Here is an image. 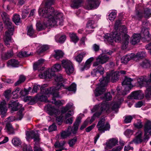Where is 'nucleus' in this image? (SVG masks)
Returning a JSON list of instances; mask_svg holds the SVG:
<instances>
[{"instance_id": "obj_1", "label": "nucleus", "mask_w": 151, "mask_h": 151, "mask_svg": "<svg viewBox=\"0 0 151 151\" xmlns=\"http://www.w3.org/2000/svg\"><path fill=\"white\" fill-rule=\"evenodd\" d=\"M38 12L41 16L45 18L47 22H44L43 24L37 23L36 27L39 31L48 27H53L58 25H63V14L61 13L55 12L53 7L46 6L40 8Z\"/></svg>"}, {"instance_id": "obj_2", "label": "nucleus", "mask_w": 151, "mask_h": 151, "mask_svg": "<svg viewBox=\"0 0 151 151\" xmlns=\"http://www.w3.org/2000/svg\"><path fill=\"white\" fill-rule=\"evenodd\" d=\"M1 16L5 26L8 29V31L5 32L3 39L5 45L8 47L10 43L11 42V36L13 35L14 27L6 13L2 12Z\"/></svg>"}, {"instance_id": "obj_3", "label": "nucleus", "mask_w": 151, "mask_h": 151, "mask_svg": "<svg viewBox=\"0 0 151 151\" xmlns=\"http://www.w3.org/2000/svg\"><path fill=\"white\" fill-rule=\"evenodd\" d=\"M121 23V20H116L114 25L115 31H118L119 33L122 35V47L123 49H126L128 45L129 41V36L127 34V29L125 26H120L118 27Z\"/></svg>"}, {"instance_id": "obj_4", "label": "nucleus", "mask_w": 151, "mask_h": 151, "mask_svg": "<svg viewBox=\"0 0 151 151\" xmlns=\"http://www.w3.org/2000/svg\"><path fill=\"white\" fill-rule=\"evenodd\" d=\"M56 84V86L55 88L52 87L49 88H47L46 87L47 85L44 84L41 86V89L43 93L45 94H50L52 95L54 97H60L59 92L58 91L64 89H66V87L63 84V83L61 82L60 83H54Z\"/></svg>"}, {"instance_id": "obj_5", "label": "nucleus", "mask_w": 151, "mask_h": 151, "mask_svg": "<svg viewBox=\"0 0 151 151\" xmlns=\"http://www.w3.org/2000/svg\"><path fill=\"white\" fill-rule=\"evenodd\" d=\"M138 84L140 86H145L147 89L145 92V97L150 98L151 96V72L150 78L147 79L146 76H141L137 79Z\"/></svg>"}, {"instance_id": "obj_6", "label": "nucleus", "mask_w": 151, "mask_h": 151, "mask_svg": "<svg viewBox=\"0 0 151 151\" xmlns=\"http://www.w3.org/2000/svg\"><path fill=\"white\" fill-rule=\"evenodd\" d=\"M110 80V77L107 75L102 79L99 80L100 85L95 90L94 93L96 96H98L103 94L106 91L105 86Z\"/></svg>"}, {"instance_id": "obj_7", "label": "nucleus", "mask_w": 151, "mask_h": 151, "mask_svg": "<svg viewBox=\"0 0 151 151\" xmlns=\"http://www.w3.org/2000/svg\"><path fill=\"white\" fill-rule=\"evenodd\" d=\"M121 37H122V35L119 33L118 31H114L112 34H107L104 36L105 38L110 42H113L114 40L116 42H120L121 40ZM123 42L122 40V43Z\"/></svg>"}, {"instance_id": "obj_8", "label": "nucleus", "mask_w": 151, "mask_h": 151, "mask_svg": "<svg viewBox=\"0 0 151 151\" xmlns=\"http://www.w3.org/2000/svg\"><path fill=\"white\" fill-rule=\"evenodd\" d=\"M105 117L100 119L96 126L98 131L101 133L104 132L105 131L109 130L110 128V125L108 123L105 124Z\"/></svg>"}, {"instance_id": "obj_9", "label": "nucleus", "mask_w": 151, "mask_h": 151, "mask_svg": "<svg viewBox=\"0 0 151 151\" xmlns=\"http://www.w3.org/2000/svg\"><path fill=\"white\" fill-rule=\"evenodd\" d=\"M62 65L67 74L70 75L73 72L74 68L73 64L70 60H63L62 61Z\"/></svg>"}, {"instance_id": "obj_10", "label": "nucleus", "mask_w": 151, "mask_h": 151, "mask_svg": "<svg viewBox=\"0 0 151 151\" xmlns=\"http://www.w3.org/2000/svg\"><path fill=\"white\" fill-rule=\"evenodd\" d=\"M133 81V80L130 78L127 77H125L124 81L122 83V84L123 86L125 85L124 87V89L121 93V94L119 93V95L122 94L124 95L127 94L133 87L131 83V82Z\"/></svg>"}, {"instance_id": "obj_11", "label": "nucleus", "mask_w": 151, "mask_h": 151, "mask_svg": "<svg viewBox=\"0 0 151 151\" xmlns=\"http://www.w3.org/2000/svg\"><path fill=\"white\" fill-rule=\"evenodd\" d=\"M144 134L143 140L147 141L151 136V122L147 121L144 126Z\"/></svg>"}, {"instance_id": "obj_12", "label": "nucleus", "mask_w": 151, "mask_h": 151, "mask_svg": "<svg viewBox=\"0 0 151 151\" xmlns=\"http://www.w3.org/2000/svg\"><path fill=\"white\" fill-rule=\"evenodd\" d=\"M109 108V106L107 102L104 101L100 105H96L94 106L92 111L93 112L97 111L98 113H100L101 115L104 111L108 110Z\"/></svg>"}, {"instance_id": "obj_13", "label": "nucleus", "mask_w": 151, "mask_h": 151, "mask_svg": "<svg viewBox=\"0 0 151 151\" xmlns=\"http://www.w3.org/2000/svg\"><path fill=\"white\" fill-rule=\"evenodd\" d=\"M109 59L107 55H100L96 58V61L93 64L94 67H96L100 64H104L106 63Z\"/></svg>"}, {"instance_id": "obj_14", "label": "nucleus", "mask_w": 151, "mask_h": 151, "mask_svg": "<svg viewBox=\"0 0 151 151\" xmlns=\"http://www.w3.org/2000/svg\"><path fill=\"white\" fill-rule=\"evenodd\" d=\"M99 3L97 0H88V2L85 6L86 9L88 10L97 7Z\"/></svg>"}, {"instance_id": "obj_15", "label": "nucleus", "mask_w": 151, "mask_h": 151, "mask_svg": "<svg viewBox=\"0 0 151 151\" xmlns=\"http://www.w3.org/2000/svg\"><path fill=\"white\" fill-rule=\"evenodd\" d=\"M22 106V105L17 101H11L8 104V107L11 111H16L20 109Z\"/></svg>"}, {"instance_id": "obj_16", "label": "nucleus", "mask_w": 151, "mask_h": 151, "mask_svg": "<svg viewBox=\"0 0 151 151\" xmlns=\"http://www.w3.org/2000/svg\"><path fill=\"white\" fill-rule=\"evenodd\" d=\"M45 108H46L48 113L50 115H54L56 116L60 113L58 109H55L54 106L50 104H47Z\"/></svg>"}, {"instance_id": "obj_17", "label": "nucleus", "mask_w": 151, "mask_h": 151, "mask_svg": "<svg viewBox=\"0 0 151 151\" xmlns=\"http://www.w3.org/2000/svg\"><path fill=\"white\" fill-rule=\"evenodd\" d=\"M143 97V94L141 91H135L132 92L128 98L136 99H141Z\"/></svg>"}, {"instance_id": "obj_18", "label": "nucleus", "mask_w": 151, "mask_h": 151, "mask_svg": "<svg viewBox=\"0 0 151 151\" xmlns=\"http://www.w3.org/2000/svg\"><path fill=\"white\" fill-rule=\"evenodd\" d=\"M54 73L51 69L49 68L45 71L43 73H41L39 74V76L40 78L47 79L51 78L53 76Z\"/></svg>"}, {"instance_id": "obj_19", "label": "nucleus", "mask_w": 151, "mask_h": 151, "mask_svg": "<svg viewBox=\"0 0 151 151\" xmlns=\"http://www.w3.org/2000/svg\"><path fill=\"white\" fill-rule=\"evenodd\" d=\"M140 35L142 37L145 38L148 41L151 38V35L149 33L148 29L147 28H143L142 29Z\"/></svg>"}, {"instance_id": "obj_20", "label": "nucleus", "mask_w": 151, "mask_h": 151, "mask_svg": "<svg viewBox=\"0 0 151 151\" xmlns=\"http://www.w3.org/2000/svg\"><path fill=\"white\" fill-rule=\"evenodd\" d=\"M96 69H94L91 72V75L94 77L99 73L101 75H103L104 73V69L101 65H98Z\"/></svg>"}, {"instance_id": "obj_21", "label": "nucleus", "mask_w": 151, "mask_h": 151, "mask_svg": "<svg viewBox=\"0 0 151 151\" xmlns=\"http://www.w3.org/2000/svg\"><path fill=\"white\" fill-rule=\"evenodd\" d=\"M7 111V108L6 101L3 100L0 102V114L2 115L1 117H4Z\"/></svg>"}, {"instance_id": "obj_22", "label": "nucleus", "mask_w": 151, "mask_h": 151, "mask_svg": "<svg viewBox=\"0 0 151 151\" xmlns=\"http://www.w3.org/2000/svg\"><path fill=\"white\" fill-rule=\"evenodd\" d=\"M5 129L6 132L8 134H15V129L10 122H6Z\"/></svg>"}, {"instance_id": "obj_23", "label": "nucleus", "mask_w": 151, "mask_h": 151, "mask_svg": "<svg viewBox=\"0 0 151 151\" xmlns=\"http://www.w3.org/2000/svg\"><path fill=\"white\" fill-rule=\"evenodd\" d=\"M81 117L80 116H79L77 118L73 125V128L72 129L71 128V129L70 130L71 133V132H72L74 134L76 133L78 128V126L81 122Z\"/></svg>"}, {"instance_id": "obj_24", "label": "nucleus", "mask_w": 151, "mask_h": 151, "mask_svg": "<svg viewBox=\"0 0 151 151\" xmlns=\"http://www.w3.org/2000/svg\"><path fill=\"white\" fill-rule=\"evenodd\" d=\"M137 136L132 141V142L135 144H138L142 142L143 141L142 137V132L141 131H139L137 132Z\"/></svg>"}, {"instance_id": "obj_25", "label": "nucleus", "mask_w": 151, "mask_h": 151, "mask_svg": "<svg viewBox=\"0 0 151 151\" xmlns=\"http://www.w3.org/2000/svg\"><path fill=\"white\" fill-rule=\"evenodd\" d=\"M14 55L13 50H12L7 51L4 54L1 55L2 59L4 60H6L12 58Z\"/></svg>"}, {"instance_id": "obj_26", "label": "nucleus", "mask_w": 151, "mask_h": 151, "mask_svg": "<svg viewBox=\"0 0 151 151\" xmlns=\"http://www.w3.org/2000/svg\"><path fill=\"white\" fill-rule=\"evenodd\" d=\"M71 127L69 126L66 130L63 131L60 134V137L62 139H65L68 137L71 134L70 129Z\"/></svg>"}, {"instance_id": "obj_27", "label": "nucleus", "mask_w": 151, "mask_h": 151, "mask_svg": "<svg viewBox=\"0 0 151 151\" xmlns=\"http://www.w3.org/2000/svg\"><path fill=\"white\" fill-rule=\"evenodd\" d=\"M134 54L133 53L123 56L121 58L122 62L124 63H127L131 59L134 58Z\"/></svg>"}, {"instance_id": "obj_28", "label": "nucleus", "mask_w": 151, "mask_h": 151, "mask_svg": "<svg viewBox=\"0 0 151 151\" xmlns=\"http://www.w3.org/2000/svg\"><path fill=\"white\" fill-rule=\"evenodd\" d=\"M118 140L115 138H112L109 139L108 142L106 143L107 147L111 148L115 146L118 143Z\"/></svg>"}, {"instance_id": "obj_29", "label": "nucleus", "mask_w": 151, "mask_h": 151, "mask_svg": "<svg viewBox=\"0 0 151 151\" xmlns=\"http://www.w3.org/2000/svg\"><path fill=\"white\" fill-rule=\"evenodd\" d=\"M140 36L139 34L134 35L131 40V43L132 45H135L140 41Z\"/></svg>"}, {"instance_id": "obj_30", "label": "nucleus", "mask_w": 151, "mask_h": 151, "mask_svg": "<svg viewBox=\"0 0 151 151\" xmlns=\"http://www.w3.org/2000/svg\"><path fill=\"white\" fill-rule=\"evenodd\" d=\"M32 134V139H33L34 141L36 142V143L38 142L40 140L39 134L38 133V131H32L31 133Z\"/></svg>"}, {"instance_id": "obj_31", "label": "nucleus", "mask_w": 151, "mask_h": 151, "mask_svg": "<svg viewBox=\"0 0 151 151\" xmlns=\"http://www.w3.org/2000/svg\"><path fill=\"white\" fill-rule=\"evenodd\" d=\"M139 65L143 68H147L150 67V63L149 60L145 59L143 60Z\"/></svg>"}, {"instance_id": "obj_32", "label": "nucleus", "mask_w": 151, "mask_h": 151, "mask_svg": "<svg viewBox=\"0 0 151 151\" xmlns=\"http://www.w3.org/2000/svg\"><path fill=\"white\" fill-rule=\"evenodd\" d=\"M19 62L14 59H12L9 60L7 63V64L8 65H11L13 67H16L18 66Z\"/></svg>"}, {"instance_id": "obj_33", "label": "nucleus", "mask_w": 151, "mask_h": 151, "mask_svg": "<svg viewBox=\"0 0 151 151\" xmlns=\"http://www.w3.org/2000/svg\"><path fill=\"white\" fill-rule=\"evenodd\" d=\"M66 36L65 35L60 36V35H57L55 36V39L56 42L63 43L66 39Z\"/></svg>"}, {"instance_id": "obj_34", "label": "nucleus", "mask_w": 151, "mask_h": 151, "mask_svg": "<svg viewBox=\"0 0 151 151\" xmlns=\"http://www.w3.org/2000/svg\"><path fill=\"white\" fill-rule=\"evenodd\" d=\"M52 101L51 102L55 105L60 106L63 105L65 103V101L64 100L56 101L55 99L56 97H54L52 95Z\"/></svg>"}, {"instance_id": "obj_35", "label": "nucleus", "mask_w": 151, "mask_h": 151, "mask_svg": "<svg viewBox=\"0 0 151 151\" xmlns=\"http://www.w3.org/2000/svg\"><path fill=\"white\" fill-rule=\"evenodd\" d=\"M93 57H91L87 60L84 67L81 68L82 71H83L85 69H88L90 66L91 63L93 60Z\"/></svg>"}, {"instance_id": "obj_36", "label": "nucleus", "mask_w": 151, "mask_h": 151, "mask_svg": "<svg viewBox=\"0 0 151 151\" xmlns=\"http://www.w3.org/2000/svg\"><path fill=\"white\" fill-rule=\"evenodd\" d=\"M55 54L54 56L55 58L57 59H59L62 58L64 55L63 52L61 50H58L55 51Z\"/></svg>"}, {"instance_id": "obj_37", "label": "nucleus", "mask_w": 151, "mask_h": 151, "mask_svg": "<svg viewBox=\"0 0 151 151\" xmlns=\"http://www.w3.org/2000/svg\"><path fill=\"white\" fill-rule=\"evenodd\" d=\"M54 80L55 82L54 83H60L61 82H64V79L61 75H56L55 76Z\"/></svg>"}, {"instance_id": "obj_38", "label": "nucleus", "mask_w": 151, "mask_h": 151, "mask_svg": "<svg viewBox=\"0 0 151 151\" xmlns=\"http://www.w3.org/2000/svg\"><path fill=\"white\" fill-rule=\"evenodd\" d=\"M69 35L71 40L75 43H76L78 41L79 39L76 34L70 33L69 34Z\"/></svg>"}, {"instance_id": "obj_39", "label": "nucleus", "mask_w": 151, "mask_h": 151, "mask_svg": "<svg viewBox=\"0 0 151 151\" xmlns=\"http://www.w3.org/2000/svg\"><path fill=\"white\" fill-rule=\"evenodd\" d=\"M44 60L40 59L37 62L34 63L33 65V68L35 70H37L40 67L41 65L44 62Z\"/></svg>"}, {"instance_id": "obj_40", "label": "nucleus", "mask_w": 151, "mask_h": 151, "mask_svg": "<svg viewBox=\"0 0 151 151\" xmlns=\"http://www.w3.org/2000/svg\"><path fill=\"white\" fill-rule=\"evenodd\" d=\"M119 73L118 71H116L112 73L111 75V81L112 82H116L119 78Z\"/></svg>"}, {"instance_id": "obj_41", "label": "nucleus", "mask_w": 151, "mask_h": 151, "mask_svg": "<svg viewBox=\"0 0 151 151\" xmlns=\"http://www.w3.org/2000/svg\"><path fill=\"white\" fill-rule=\"evenodd\" d=\"M86 55V53L83 52L81 54H79L75 58L76 60L80 63L82 61L83 58Z\"/></svg>"}, {"instance_id": "obj_42", "label": "nucleus", "mask_w": 151, "mask_h": 151, "mask_svg": "<svg viewBox=\"0 0 151 151\" xmlns=\"http://www.w3.org/2000/svg\"><path fill=\"white\" fill-rule=\"evenodd\" d=\"M48 48V46L47 45H40L39 46V48L38 49V52L39 53V54H40L47 50Z\"/></svg>"}, {"instance_id": "obj_43", "label": "nucleus", "mask_w": 151, "mask_h": 151, "mask_svg": "<svg viewBox=\"0 0 151 151\" xmlns=\"http://www.w3.org/2000/svg\"><path fill=\"white\" fill-rule=\"evenodd\" d=\"M51 69L54 73L55 72H58L61 70V66L60 64L57 63L55 64Z\"/></svg>"}, {"instance_id": "obj_44", "label": "nucleus", "mask_w": 151, "mask_h": 151, "mask_svg": "<svg viewBox=\"0 0 151 151\" xmlns=\"http://www.w3.org/2000/svg\"><path fill=\"white\" fill-rule=\"evenodd\" d=\"M96 26L94 20H90L88 22L87 24L86 27L89 29H93L95 28Z\"/></svg>"}, {"instance_id": "obj_45", "label": "nucleus", "mask_w": 151, "mask_h": 151, "mask_svg": "<svg viewBox=\"0 0 151 151\" xmlns=\"http://www.w3.org/2000/svg\"><path fill=\"white\" fill-rule=\"evenodd\" d=\"M40 90L42 93V95L37 97L38 99L41 101H44L45 102H48V101L47 100V96L45 95H44V94H45L43 93L41 91V87H40Z\"/></svg>"}, {"instance_id": "obj_46", "label": "nucleus", "mask_w": 151, "mask_h": 151, "mask_svg": "<svg viewBox=\"0 0 151 151\" xmlns=\"http://www.w3.org/2000/svg\"><path fill=\"white\" fill-rule=\"evenodd\" d=\"M12 143L15 146H17L21 145L22 142L19 138L14 137L12 139Z\"/></svg>"}, {"instance_id": "obj_47", "label": "nucleus", "mask_w": 151, "mask_h": 151, "mask_svg": "<svg viewBox=\"0 0 151 151\" xmlns=\"http://www.w3.org/2000/svg\"><path fill=\"white\" fill-rule=\"evenodd\" d=\"M26 77L24 75H20L19 79L14 84L15 86H18L20 84L23 83L25 80Z\"/></svg>"}, {"instance_id": "obj_48", "label": "nucleus", "mask_w": 151, "mask_h": 151, "mask_svg": "<svg viewBox=\"0 0 151 151\" xmlns=\"http://www.w3.org/2000/svg\"><path fill=\"white\" fill-rule=\"evenodd\" d=\"M14 22L17 25H19L20 23V16L17 14H15L13 18Z\"/></svg>"}, {"instance_id": "obj_49", "label": "nucleus", "mask_w": 151, "mask_h": 151, "mask_svg": "<svg viewBox=\"0 0 151 151\" xmlns=\"http://www.w3.org/2000/svg\"><path fill=\"white\" fill-rule=\"evenodd\" d=\"M33 53L30 52V53H28L26 51H21L19 53L18 56L19 57H27L31 55H32Z\"/></svg>"}, {"instance_id": "obj_50", "label": "nucleus", "mask_w": 151, "mask_h": 151, "mask_svg": "<svg viewBox=\"0 0 151 151\" xmlns=\"http://www.w3.org/2000/svg\"><path fill=\"white\" fill-rule=\"evenodd\" d=\"M146 52L144 51H141L137 52L135 55L134 58H138L142 59L146 56Z\"/></svg>"}, {"instance_id": "obj_51", "label": "nucleus", "mask_w": 151, "mask_h": 151, "mask_svg": "<svg viewBox=\"0 0 151 151\" xmlns=\"http://www.w3.org/2000/svg\"><path fill=\"white\" fill-rule=\"evenodd\" d=\"M82 2V0H73L72 4V6L74 8H78L80 6Z\"/></svg>"}, {"instance_id": "obj_52", "label": "nucleus", "mask_w": 151, "mask_h": 151, "mask_svg": "<svg viewBox=\"0 0 151 151\" xmlns=\"http://www.w3.org/2000/svg\"><path fill=\"white\" fill-rule=\"evenodd\" d=\"M65 142V141H62L59 142V141H57L55 142L54 146L55 148H64L63 146L64 145Z\"/></svg>"}, {"instance_id": "obj_53", "label": "nucleus", "mask_w": 151, "mask_h": 151, "mask_svg": "<svg viewBox=\"0 0 151 151\" xmlns=\"http://www.w3.org/2000/svg\"><path fill=\"white\" fill-rule=\"evenodd\" d=\"M144 14L145 17L148 18L151 17V12L150 9L148 8L145 9L144 10Z\"/></svg>"}, {"instance_id": "obj_54", "label": "nucleus", "mask_w": 151, "mask_h": 151, "mask_svg": "<svg viewBox=\"0 0 151 151\" xmlns=\"http://www.w3.org/2000/svg\"><path fill=\"white\" fill-rule=\"evenodd\" d=\"M76 85L74 83H72L69 87H66V89L69 91L75 92L76 90Z\"/></svg>"}, {"instance_id": "obj_55", "label": "nucleus", "mask_w": 151, "mask_h": 151, "mask_svg": "<svg viewBox=\"0 0 151 151\" xmlns=\"http://www.w3.org/2000/svg\"><path fill=\"white\" fill-rule=\"evenodd\" d=\"M101 98L102 99L106 100L107 101L111 100L112 98V96L110 92L105 93L103 97H101Z\"/></svg>"}, {"instance_id": "obj_56", "label": "nucleus", "mask_w": 151, "mask_h": 151, "mask_svg": "<svg viewBox=\"0 0 151 151\" xmlns=\"http://www.w3.org/2000/svg\"><path fill=\"white\" fill-rule=\"evenodd\" d=\"M24 108H22L17 112V119L18 120H20L23 117V115L22 112L24 110Z\"/></svg>"}, {"instance_id": "obj_57", "label": "nucleus", "mask_w": 151, "mask_h": 151, "mask_svg": "<svg viewBox=\"0 0 151 151\" xmlns=\"http://www.w3.org/2000/svg\"><path fill=\"white\" fill-rule=\"evenodd\" d=\"M95 113L93 114V116L91 117V119L90 120V124L92 123L95 119L96 117H99L101 115L100 113H98L97 111H95Z\"/></svg>"}, {"instance_id": "obj_58", "label": "nucleus", "mask_w": 151, "mask_h": 151, "mask_svg": "<svg viewBox=\"0 0 151 151\" xmlns=\"http://www.w3.org/2000/svg\"><path fill=\"white\" fill-rule=\"evenodd\" d=\"M77 141V138L76 137L70 140L68 142L70 147H73L75 145Z\"/></svg>"}, {"instance_id": "obj_59", "label": "nucleus", "mask_w": 151, "mask_h": 151, "mask_svg": "<svg viewBox=\"0 0 151 151\" xmlns=\"http://www.w3.org/2000/svg\"><path fill=\"white\" fill-rule=\"evenodd\" d=\"M116 12H111L109 15V18L111 21H113L116 17Z\"/></svg>"}, {"instance_id": "obj_60", "label": "nucleus", "mask_w": 151, "mask_h": 151, "mask_svg": "<svg viewBox=\"0 0 151 151\" xmlns=\"http://www.w3.org/2000/svg\"><path fill=\"white\" fill-rule=\"evenodd\" d=\"M28 32L27 35L31 36L32 35L34 32V30L33 29L32 26H30L27 27Z\"/></svg>"}, {"instance_id": "obj_61", "label": "nucleus", "mask_w": 151, "mask_h": 151, "mask_svg": "<svg viewBox=\"0 0 151 151\" xmlns=\"http://www.w3.org/2000/svg\"><path fill=\"white\" fill-rule=\"evenodd\" d=\"M134 125L135 127L138 129L141 128L143 127L142 122L140 120H138L137 122L134 124Z\"/></svg>"}, {"instance_id": "obj_62", "label": "nucleus", "mask_w": 151, "mask_h": 151, "mask_svg": "<svg viewBox=\"0 0 151 151\" xmlns=\"http://www.w3.org/2000/svg\"><path fill=\"white\" fill-rule=\"evenodd\" d=\"M133 117L129 115L126 116L124 120V122L126 123H130Z\"/></svg>"}, {"instance_id": "obj_63", "label": "nucleus", "mask_w": 151, "mask_h": 151, "mask_svg": "<svg viewBox=\"0 0 151 151\" xmlns=\"http://www.w3.org/2000/svg\"><path fill=\"white\" fill-rule=\"evenodd\" d=\"M143 16V14L142 13L137 11L136 12V14L134 17L137 19L140 20Z\"/></svg>"}, {"instance_id": "obj_64", "label": "nucleus", "mask_w": 151, "mask_h": 151, "mask_svg": "<svg viewBox=\"0 0 151 151\" xmlns=\"http://www.w3.org/2000/svg\"><path fill=\"white\" fill-rule=\"evenodd\" d=\"M23 151H33L32 148L29 146L24 145L23 147Z\"/></svg>"}]
</instances>
